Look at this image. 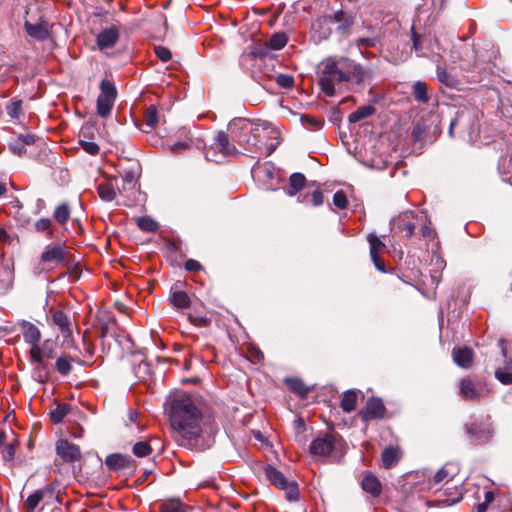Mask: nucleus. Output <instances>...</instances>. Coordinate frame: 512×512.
<instances>
[{
    "instance_id": "obj_20",
    "label": "nucleus",
    "mask_w": 512,
    "mask_h": 512,
    "mask_svg": "<svg viewBox=\"0 0 512 512\" xmlns=\"http://www.w3.org/2000/svg\"><path fill=\"white\" fill-rule=\"evenodd\" d=\"M19 326L25 342L31 345L39 343L41 332L33 323L23 320L19 323Z\"/></svg>"
},
{
    "instance_id": "obj_58",
    "label": "nucleus",
    "mask_w": 512,
    "mask_h": 512,
    "mask_svg": "<svg viewBox=\"0 0 512 512\" xmlns=\"http://www.w3.org/2000/svg\"><path fill=\"white\" fill-rule=\"evenodd\" d=\"M17 140L20 142V143H23V146H26V145H31L34 143L35 141V138L33 135L31 134H20L18 137H17Z\"/></svg>"
},
{
    "instance_id": "obj_7",
    "label": "nucleus",
    "mask_w": 512,
    "mask_h": 512,
    "mask_svg": "<svg viewBox=\"0 0 512 512\" xmlns=\"http://www.w3.org/2000/svg\"><path fill=\"white\" fill-rule=\"evenodd\" d=\"M426 221L427 214L424 211H406L394 220V225L400 231H405L406 237H411L415 228Z\"/></svg>"
},
{
    "instance_id": "obj_37",
    "label": "nucleus",
    "mask_w": 512,
    "mask_h": 512,
    "mask_svg": "<svg viewBox=\"0 0 512 512\" xmlns=\"http://www.w3.org/2000/svg\"><path fill=\"white\" fill-rule=\"evenodd\" d=\"M189 507L179 500H170L160 505V512H189Z\"/></svg>"
},
{
    "instance_id": "obj_10",
    "label": "nucleus",
    "mask_w": 512,
    "mask_h": 512,
    "mask_svg": "<svg viewBox=\"0 0 512 512\" xmlns=\"http://www.w3.org/2000/svg\"><path fill=\"white\" fill-rule=\"evenodd\" d=\"M67 251L61 244L47 245L40 256L41 263L45 265H59L65 261Z\"/></svg>"
},
{
    "instance_id": "obj_23",
    "label": "nucleus",
    "mask_w": 512,
    "mask_h": 512,
    "mask_svg": "<svg viewBox=\"0 0 512 512\" xmlns=\"http://www.w3.org/2000/svg\"><path fill=\"white\" fill-rule=\"evenodd\" d=\"M362 489L371 494L373 497H378L381 494L382 486L379 479L372 473H365L361 481Z\"/></svg>"
},
{
    "instance_id": "obj_11",
    "label": "nucleus",
    "mask_w": 512,
    "mask_h": 512,
    "mask_svg": "<svg viewBox=\"0 0 512 512\" xmlns=\"http://www.w3.org/2000/svg\"><path fill=\"white\" fill-rule=\"evenodd\" d=\"M465 430L475 444L486 443L492 436V429L489 423H467Z\"/></svg>"
},
{
    "instance_id": "obj_57",
    "label": "nucleus",
    "mask_w": 512,
    "mask_h": 512,
    "mask_svg": "<svg viewBox=\"0 0 512 512\" xmlns=\"http://www.w3.org/2000/svg\"><path fill=\"white\" fill-rule=\"evenodd\" d=\"M324 198L321 190H315L311 195V202L314 206H320L323 204Z\"/></svg>"
},
{
    "instance_id": "obj_26",
    "label": "nucleus",
    "mask_w": 512,
    "mask_h": 512,
    "mask_svg": "<svg viewBox=\"0 0 512 512\" xmlns=\"http://www.w3.org/2000/svg\"><path fill=\"white\" fill-rule=\"evenodd\" d=\"M115 185L113 178H110L108 181L98 185L97 191L101 200L111 202L116 198L119 193L118 190L115 189Z\"/></svg>"
},
{
    "instance_id": "obj_36",
    "label": "nucleus",
    "mask_w": 512,
    "mask_h": 512,
    "mask_svg": "<svg viewBox=\"0 0 512 512\" xmlns=\"http://www.w3.org/2000/svg\"><path fill=\"white\" fill-rule=\"evenodd\" d=\"M285 382L290 391L301 397H305L309 393V389L300 379L289 378Z\"/></svg>"
},
{
    "instance_id": "obj_56",
    "label": "nucleus",
    "mask_w": 512,
    "mask_h": 512,
    "mask_svg": "<svg viewBox=\"0 0 512 512\" xmlns=\"http://www.w3.org/2000/svg\"><path fill=\"white\" fill-rule=\"evenodd\" d=\"M9 148L14 154L18 156H21L26 153L25 146H23V143H20L18 140H15L13 143H10Z\"/></svg>"
},
{
    "instance_id": "obj_8",
    "label": "nucleus",
    "mask_w": 512,
    "mask_h": 512,
    "mask_svg": "<svg viewBox=\"0 0 512 512\" xmlns=\"http://www.w3.org/2000/svg\"><path fill=\"white\" fill-rule=\"evenodd\" d=\"M460 395L465 400H478L486 395L485 384L477 379L463 378L459 384Z\"/></svg>"
},
{
    "instance_id": "obj_15",
    "label": "nucleus",
    "mask_w": 512,
    "mask_h": 512,
    "mask_svg": "<svg viewBox=\"0 0 512 512\" xmlns=\"http://www.w3.org/2000/svg\"><path fill=\"white\" fill-rule=\"evenodd\" d=\"M367 240L370 245V257L377 270L385 272V263L380 254L385 250L386 245L374 234H369Z\"/></svg>"
},
{
    "instance_id": "obj_48",
    "label": "nucleus",
    "mask_w": 512,
    "mask_h": 512,
    "mask_svg": "<svg viewBox=\"0 0 512 512\" xmlns=\"http://www.w3.org/2000/svg\"><path fill=\"white\" fill-rule=\"evenodd\" d=\"M452 478V474L447 466H443L434 476V483L440 484L442 482H448Z\"/></svg>"
},
{
    "instance_id": "obj_28",
    "label": "nucleus",
    "mask_w": 512,
    "mask_h": 512,
    "mask_svg": "<svg viewBox=\"0 0 512 512\" xmlns=\"http://www.w3.org/2000/svg\"><path fill=\"white\" fill-rule=\"evenodd\" d=\"M105 464L109 469L117 471L128 467L129 459L121 454H112L106 457Z\"/></svg>"
},
{
    "instance_id": "obj_49",
    "label": "nucleus",
    "mask_w": 512,
    "mask_h": 512,
    "mask_svg": "<svg viewBox=\"0 0 512 512\" xmlns=\"http://www.w3.org/2000/svg\"><path fill=\"white\" fill-rule=\"evenodd\" d=\"M52 226V221L49 218H41L35 223V230L37 232L48 231L49 237H52L53 233L50 230Z\"/></svg>"
},
{
    "instance_id": "obj_16",
    "label": "nucleus",
    "mask_w": 512,
    "mask_h": 512,
    "mask_svg": "<svg viewBox=\"0 0 512 512\" xmlns=\"http://www.w3.org/2000/svg\"><path fill=\"white\" fill-rule=\"evenodd\" d=\"M52 323L59 329L64 338H69L73 333L72 318L62 310L51 311Z\"/></svg>"
},
{
    "instance_id": "obj_32",
    "label": "nucleus",
    "mask_w": 512,
    "mask_h": 512,
    "mask_svg": "<svg viewBox=\"0 0 512 512\" xmlns=\"http://www.w3.org/2000/svg\"><path fill=\"white\" fill-rule=\"evenodd\" d=\"M376 109L372 105H364L359 107L356 111L352 112L349 117L348 121L350 123H357L363 119H366L370 116H372L375 113Z\"/></svg>"
},
{
    "instance_id": "obj_44",
    "label": "nucleus",
    "mask_w": 512,
    "mask_h": 512,
    "mask_svg": "<svg viewBox=\"0 0 512 512\" xmlns=\"http://www.w3.org/2000/svg\"><path fill=\"white\" fill-rule=\"evenodd\" d=\"M138 227L147 232H155L158 229V224L152 218L144 216L140 217L137 221Z\"/></svg>"
},
{
    "instance_id": "obj_59",
    "label": "nucleus",
    "mask_w": 512,
    "mask_h": 512,
    "mask_svg": "<svg viewBox=\"0 0 512 512\" xmlns=\"http://www.w3.org/2000/svg\"><path fill=\"white\" fill-rule=\"evenodd\" d=\"M377 43L376 38H360L357 40V46H367V47H374Z\"/></svg>"
},
{
    "instance_id": "obj_29",
    "label": "nucleus",
    "mask_w": 512,
    "mask_h": 512,
    "mask_svg": "<svg viewBox=\"0 0 512 512\" xmlns=\"http://www.w3.org/2000/svg\"><path fill=\"white\" fill-rule=\"evenodd\" d=\"M400 451L394 447H387L381 455L383 466L386 469L393 467L400 460Z\"/></svg>"
},
{
    "instance_id": "obj_62",
    "label": "nucleus",
    "mask_w": 512,
    "mask_h": 512,
    "mask_svg": "<svg viewBox=\"0 0 512 512\" xmlns=\"http://www.w3.org/2000/svg\"><path fill=\"white\" fill-rule=\"evenodd\" d=\"M303 119L307 120L315 128H320L321 127L322 122H321V120H319L317 118L309 117V116H304Z\"/></svg>"
},
{
    "instance_id": "obj_33",
    "label": "nucleus",
    "mask_w": 512,
    "mask_h": 512,
    "mask_svg": "<svg viewBox=\"0 0 512 512\" xmlns=\"http://www.w3.org/2000/svg\"><path fill=\"white\" fill-rule=\"evenodd\" d=\"M428 87L427 84L423 81H417L413 84L412 94L414 99L419 103H427L429 101V96L427 94Z\"/></svg>"
},
{
    "instance_id": "obj_13",
    "label": "nucleus",
    "mask_w": 512,
    "mask_h": 512,
    "mask_svg": "<svg viewBox=\"0 0 512 512\" xmlns=\"http://www.w3.org/2000/svg\"><path fill=\"white\" fill-rule=\"evenodd\" d=\"M56 453L67 463L78 461L81 458L79 447L66 439H60L56 442Z\"/></svg>"
},
{
    "instance_id": "obj_46",
    "label": "nucleus",
    "mask_w": 512,
    "mask_h": 512,
    "mask_svg": "<svg viewBox=\"0 0 512 512\" xmlns=\"http://www.w3.org/2000/svg\"><path fill=\"white\" fill-rule=\"evenodd\" d=\"M18 445V441L14 440L13 442L6 444L4 449L1 451L2 459L5 462H11L15 456L16 446Z\"/></svg>"
},
{
    "instance_id": "obj_43",
    "label": "nucleus",
    "mask_w": 512,
    "mask_h": 512,
    "mask_svg": "<svg viewBox=\"0 0 512 512\" xmlns=\"http://www.w3.org/2000/svg\"><path fill=\"white\" fill-rule=\"evenodd\" d=\"M56 369L61 375H67L72 370L71 358L68 356L59 357L56 360Z\"/></svg>"
},
{
    "instance_id": "obj_45",
    "label": "nucleus",
    "mask_w": 512,
    "mask_h": 512,
    "mask_svg": "<svg viewBox=\"0 0 512 512\" xmlns=\"http://www.w3.org/2000/svg\"><path fill=\"white\" fill-rule=\"evenodd\" d=\"M286 492V498L290 502L297 501L299 498V489L296 483L294 482H287L286 485H284L282 488Z\"/></svg>"
},
{
    "instance_id": "obj_25",
    "label": "nucleus",
    "mask_w": 512,
    "mask_h": 512,
    "mask_svg": "<svg viewBox=\"0 0 512 512\" xmlns=\"http://www.w3.org/2000/svg\"><path fill=\"white\" fill-rule=\"evenodd\" d=\"M24 27L27 34L32 38L42 41L49 37L48 24L46 22L32 24L26 21Z\"/></svg>"
},
{
    "instance_id": "obj_4",
    "label": "nucleus",
    "mask_w": 512,
    "mask_h": 512,
    "mask_svg": "<svg viewBox=\"0 0 512 512\" xmlns=\"http://www.w3.org/2000/svg\"><path fill=\"white\" fill-rule=\"evenodd\" d=\"M138 164H134L131 168L128 170H124L120 173L121 175V185L118 183V178L113 177V180L117 186V190L119 193V196L123 198V201L119 204H122L124 206H132L136 201V195H137V173Z\"/></svg>"
},
{
    "instance_id": "obj_9",
    "label": "nucleus",
    "mask_w": 512,
    "mask_h": 512,
    "mask_svg": "<svg viewBox=\"0 0 512 512\" xmlns=\"http://www.w3.org/2000/svg\"><path fill=\"white\" fill-rule=\"evenodd\" d=\"M498 346L503 356V366L509 368V372H504L502 369L495 370V377L505 385L512 384V351L508 349V342L505 339L498 341Z\"/></svg>"
},
{
    "instance_id": "obj_21",
    "label": "nucleus",
    "mask_w": 512,
    "mask_h": 512,
    "mask_svg": "<svg viewBox=\"0 0 512 512\" xmlns=\"http://www.w3.org/2000/svg\"><path fill=\"white\" fill-rule=\"evenodd\" d=\"M436 74L438 81L450 88V89H459V86L461 85L460 80L456 75L449 72L444 66L438 64L436 67Z\"/></svg>"
},
{
    "instance_id": "obj_53",
    "label": "nucleus",
    "mask_w": 512,
    "mask_h": 512,
    "mask_svg": "<svg viewBox=\"0 0 512 512\" xmlns=\"http://www.w3.org/2000/svg\"><path fill=\"white\" fill-rule=\"evenodd\" d=\"M31 360L35 363L41 364L43 362V352L38 344L31 345L30 349Z\"/></svg>"
},
{
    "instance_id": "obj_60",
    "label": "nucleus",
    "mask_w": 512,
    "mask_h": 512,
    "mask_svg": "<svg viewBox=\"0 0 512 512\" xmlns=\"http://www.w3.org/2000/svg\"><path fill=\"white\" fill-rule=\"evenodd\" d=\"M185 268L188 271H198L201 269V264L193 259H189L185 263Z\"/></svg>"
},
{
    "instance_id": "obj_52",
    "label": "nucleus",
    "mask_w": 512,
    "mask_h": 512,
    "mask_svg": "<svg viewBox=\"0 0 512 512\" xmlns=\"http://www.w3.org/2000/svg\"><path fill=\"white\" fill-rule=\"evenodd\" d=\"M412 41H413V49L417 53L418 56L422 55V51L424 49V39L418 35L412 29Z\"/></svg>"
},
{
    "instance_id": "obj_51",
    "label": "nucleus",
    "mask_w": 512,
    "mask_h": 512,
    "mask_svg": "<svg viewBox=\"0 0 512 512\" xmlns=\"http://www.w3.org/2000/svg\"><path fill=\"white\" fill-rule=\"evenodd\" d=\"M79 145L81 148L90 155H97L99 153V146L95 142L80 140Z\"/></svg>"
},
{
    "instance_id": "obj_31",
    "label": "nucleus",
    "mask_w": 512,
    "mask_h": 512,
    "mask_svg": "<svg viewBox=\"0 0 512 512\" xmlns=\"http://www.w3.org/2000/svg\"><path fill=\"white\" fill-rule=\"evenodd\" d=\"M170 302L177 309L187 308L191 303L190 297L186 292L175 290L174 288L170 295Z\"/></svg>"
},
{
    "instance_id": "obj_6",
    "label": "nucleus",
    "mask_w": 512,
    "mask_h": 512,
    "mask_svg": "<svg viewBox=\"0 0 512 512\" xmlns=\"http://www.w3.org/2000/svg\"><path fill=\"white\" fill-rule=\"evenodd\" d=\"M441 132L440 120L438 115L429 113L427 117H422L415 125L412 136L417 141H422Z\"/></svg>"
},
{
    "instance_id": "obj_24",
    "label": "nucleus",
    "mask_w": 512,
    "mask_h": 512,
    "mask_svg": "<svg viewBox=\"0 0 512 512\" xmlns=\"http://www.w3.org/2000/svg\"><path fill=\"white\" fill-rule=\"evenodd\" d=\"M453 361L462 368H469L473 362V352L467 347L455 348L452 352Z\"/></svg>"
},
{
    "instance_id": "obj_18",
    "label": "nucleus",
    "mask_w": 512,
    "mask_h": 512,
    "mask_svg": "<svg viewBox=\"0 0 512 512\" xmlns=\"http://www.w3.org/2000/svg\"><path fill=\"white\" fill-rule=\"evenodd\" d=\"M53 492L51 485H46L43 488L35 490L27 497L24 503L25 508L29 512H33L47 496L51 497Z\"/></svg>"
},
{
    "instance_id": "obj_55",
    "label": "nucleus",
    "mask_w": 512,
    "mask_h": 512,
    "mask_svg": "<svg viewBox=\"0 0 512 512\" xmlns=\"http://www.w3.org/2000/svg\"><path fill=\"white\" fill-rule=\"evenodd\" d=\"M21 111V102L15 101L7 106V112L12 118H17Z\"/></svg>"
},
{
    "instance_id": "obj_39",
    "label": "nucleus",
    "mask_w": 512,
    "mask_h": 512,
    "mask_svg": "<svg viewBox=\"0 0 512 512\" xmlns=\"http://www.w3.org/2000/svg\"><path fill=\"white\" fill-rule=\"evenodd\" d=\"M53 216L56 222L60 225H65L70 218V208L68 204L63 203L57 206Z\"/></svg>"
},
{
    "instance_id": "obj_35",
    "label": "nucleus",
    "mask_w": 512,
    "mask_h": 512,
    "mask_svg": "<svg viewBox=\"0 0 512 512\" xmlns=\"http://www.w3.org/2000/svg\"><path fill=\"white\" fill-rule=\"evenodd\" d=\"M288 42V37L284 32L273 34L266 42V48L272 50L282 49Z\"/></svg>"
},
{
    "instance_id": "obj_40",
    "label": "nucleus",
    "mask_w": 512,
    "mask_h": 512,
    "mask_svg": "<svg viewBox=\"0 0 512 512\" xmlns=\"http://www.w3.org/2000/svg\"><path fill=\"white\" fill-rule=\"evenodd\" d=\"M69 411L70 407L68 404L63 403L57 405V407L50 413L51 421L54 424L60 423L63 420V418L68 414Z\"/></svg>"
},
{
    "instance_id": "obj_1",
    "label": "nucleus",
    "mask_w": 512,
    "mask_h": 512,
    "mask_svg": "<svg viewBox=\"0 0 512 512\" xmlns=\"http://www.w3.org/2000/svg\"><path fill=\"white\" fill-rule=\"evenodd\" d=\"M169 420L173 430L191 446L216 432L214 419L203 413L202 402L194 395H176L170 402Z\"/></svg>"
},
{
    "instance_id": "obj_34",
    "label": "nucleus",
    "mask_w": 512,
    "mask_h": 512,
    "mask_svg": "<svg viewBox=\"0 0 512 512\" xmlns=\"http://www.w3.org/2000/svg\"><path fill=\"white\" fill-rule=\"evenodd\" d=\"M357 398H358V395H357L356 391L349 390V391L345 392L342 397L341 404H340L343 411L349 413V412H352L353 410H355L356 405H357Z\"/></svg>"
},
{
    "instance_id": "obj_61",
    "label": "nucleus",
    "mask_w": 512,
    "mask_h": 512,
    "mask_svg": "<svg viewBox=\"0 0 512 512\" xmlns=\"http://www.w3.org/2000/svg\"><path fill=\"white\" fill-rule=\"evenodd\" d=\"M189 320L200 326H205L207 324V319L205 317H193L192 315H189Z\"/></svg>"
},
{
    "instance_id": "obj_12",
    "label": "nucleus",
    "mask_w": 512,
    "mask_h": 512,
    "mask_svg": "<svg viewBox=\"0 0 512 512\" xmlns=\"http://www.w3.org/2000/svg\"><path fill=\"white\" fill-rule=\"evenodd\" d=\"M336 446V437L331 434L317 437L310 445V452L317 456H328Z\"/></svg>"
},
{
    "instance_id": "obj_50",
    "label": "nucleus",
    "mask_w": 512,
    "mask_h": 512,
    "mask_svg": "<svg viewBox=\"0 0 512 512\" xmlns=\"http://www.w3.org/2000/svg\"><path fill=\"white\" fill-rule=\"evenodd\" d=\"M333 204L338 208V209H345L348 205V199L346 197V194L342 191V190H339L337 191L334 195H333Z\"/></svg>"
},
{
    "instance_id": "obj_42",
    "label": "nucleus",
    "mask_w": 512,
    "mask_h": 512,
    "mask_svg": "<svg viewBox=\"0 0 512 512\" xmlns=\"http://www.w3.org/2000/svg\"><path fill=\"white\" fill-rule=\"evenodd\" d=\"M157 124V109L154 105L147 108L144 114V125L152 129Z\"/></svg>"
},
{
    "instance_id": "obj_47",
    "label": "nucleus",
    "mask_w": 512,
    "mask_h": 512,
    "mask_svg": "<svg viewBox=\"0 0 512 512\" xmlns=\"http://www.w3.org/2000/svg\"><path fill=\"white\" fill-rule=\"evenodd\" d=\"M276 83L285 89H290L294 86V78L289 74H279L276 76Z\"/></svg>"
},
{
    "instance_id": "obj_63",
    "label": "nucleus",
    "mask_w": 512,
    "mask_h": 512,
    "mask_svg": "<svg viewBox=\"0 0 512 512\" xmlns=\"http://www.w3.org/2000/svg\"><path fill=\"white\" fill-rule=\"evenodd\" d=\"M421 233L423 237H431L433 235V230L430 226L424 224L421 228Z\"/></svg>"
},
{
    "instance_id": "obj_17",
    "label": "nucleus",
    "mask_w": 512,
    "mask_h": 512,
    "mask_svg": "<svg viewBox=\"0 0 512 512\" xmlns=\"http://www.w3.org/2000/svg\"><path fill=\"white\" fill-rule=\"evenodd\" d=\"M386 408L379 398H371L367 401L366 406L360 411L363 421H370L372 419L382 418L385 414Z\"/></svg>"
},
{
    "instance_id": "obj_41",
    "label": "nucleus",
    "mask_w": 512,
    "mask_h": 512,
    "mask_svg": "<svg viewBox=\"0 0 512 512\" xmlns=\"http://www.w3.org/2000/svg\"><path fill=\"white\" fill-rule=\"evenodd\" d=\"M132 452L137 457H146L152 453V448L148 442L139 441L133 445Z\"/></svg>"
},
{
    "instance_id": "obj_54",
    "label": "nucleus",
    "mask_w": 512,
    "mask_h": 512,
    "mask_svg": "<svg viewBox=\"0 0 512 512\" xmlns=\"http://www.w3.org/2000/svg\"><path fill=\"white\" fill-rule=\"evenodd\" d=\"M154 52L156 54V56L162 61V62H167L168 60L171 59V52L168 48L164 47V46H156L154 48Z\"/></svg>"
},
{
    "instance_id": "obj_2",
    "label": "nucleus",
    "mask_w": 512,
    "mask_h": 512,
    "mask_svg": "<svg viewBox=\"0 0 512 512\" xmlns=\"http://www.w3.org/2000/svg\"><path fill=\"white\" fill-rule=\"evenodd\" d=\"M373 77L374 72L370 66L362 65L348 57H329L322 62L318 83L322 92L332 97L349 84L362 89Z\"/></svg>"
},
{
    "instance_id": "obj_3",
    "label": "nucleus",
    "mask_w": 512,
    "mask_h": 512,
    "mask_svg": "<svg viewBox=\"0 0 512 512\" xmlns=\"http://www.w3.org/2000/svg\"><path fill=\"white\" fill-rule=\"evenodd\" d=\"M228 131L232 141L242 147L246 152L256 153L261 150L262 139L276 134L267 123H259L246 118H234L228 124Z\"/></svg>"
},
{
    "instance_id": "obj_30",
    "label": "nucleus",
    "mask_w": 512,
    "mask_h": 512,
    "mask_svg": "<svg viewBox=\"0 0 512 512\" xmlns=\"http://www.w3.org/2000/svg\"><path fill=\"white\" fill-rule=\"evenodd\" d=\"M265 476L271 482V484L280 489L288 482V480L279 470L270 465L265 468Z\"/></svg>"
},
{
    "instance_id": "obj_27",
    "label": "nucleus",
    "mask_w": 512,
    "mask_h": 512,
    "mask_svg": "<svg viewBox=\"0 0 512 512\" xmlns=\"http://www.w3.org/2000/svg\"><path fill=\"white\" fill-rule=\"evenodd\" d=\"M306 178L302 173H293L289 178V185L286 188V193L289 196L296 195L305 185Z\"/></svg>"
},
{
    "instance_id": "obj_64",
    "label": "nucleus",
    "mask_w": 512,
    "mask_h": 512,
    "mask_svg": "<svg viewBox=\"0 0 512 512\" xmlns=\"http://www.w3.org/2000/svg\"><path fill=\"white\" fill-rule=\"evenodd\" d=\"M493 500H494L493 492H491V491L486 492L485 493V501L484 502L489 505L490 503L493 502Z\"/></svg>"
},
{
    "instance_id": "obj_5",
    "label": "nucleus",
    "mask_w": 512,
    "mask_h": 512,
    "mask_svg": "<svg viewBox=\"0 0 512 512\" xmlns=\"http://www.w3.org/2000/svg\"><path fill=\"white\" fill-rule=\"evenodd\" d=\"M117 91L112 82L104 79L100 83V94L97 98V114L106 118L111 114V111L116 100Z\"/></svg>"
},
{
    "instance_id": "obj_14",
    "label": "nucleus",
    "mask_w": 512,
    "mask_h": 512,
    "mask_svg": "<svg viewBox=\"0 0 512 512\" xmlns=\"http://www.w3.org/2000/svg\"><path fill=\"white\" fill-rule=\"evenodd\" d=\"M230 138V133L219 131L211 149H217L223 157L238 155L239 151L236 148V143Z\"/></svg>"
},
{
    "instance_id": "obj_38",
    "label": "nucleus",
    "mask_w": 512,
    "mask_h": 512,
    "mask_svg": "<svg viewBox=\"0 0 512 512\" xmlns=\"http://www.w3.org/2000/svg\"><path fill=\"white\" fill-rule=\"evenodd\" d=\"M331 21L338 23L339 24L338 29H341V30H345V29L349 28L353 23L352 18L350 16H348L342 10L336 11L333 14V16L331 17Z\"/></svg>"
},
{
    "instance_id": "obj_19",
    "label": "nucleus",
    "mask_w": 512,
    "mask_h": 512,
    "mask_svg": "<svg viewBox=\"0 0 512 512\" xmlns=\"http://www.w3.org/2000/svg\"><path fill=\"white\" fill-rule=\"evenodd\" d=\"M119 39V31L116 27L112 26L103 29L97 36V45L100 50L112 48Z\"/></svg>"
},
{
    "instance_id": "obj_22",
    "label": "nucleus",
    "mask_w": 512,
    "mask_h": 512,
    "mask_svg": "<svg viewBox=\"0 0 512 512\" xmlns=\"http://www.w3.org/2000/svg\"><path fill=\"white\" fill-rule=\"evenodd\" d=\"M178 140L169 145V149L173 153H180L191 147L193 141L190 135V131L183 127L177 132Z\"/></svg>"
}]
</instances>
